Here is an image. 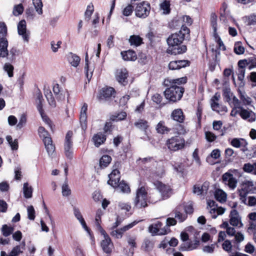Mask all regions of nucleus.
<instances>
[{
	"instance_id": "14",
	"label": "nucleus",
	"mask_w": 256,
	"mask_h": 256,
	"mask_svg": "<svg viewBox=\"0 0 256 256\" xmlns=\"http://www.w3.org/2000/svg\"><path fill=\"white\" fill-rule=\"evenodd\" d=\"M230 145L235 148H240L242 150L245 152L248 150V143L242 138H234L230 140H228Z\"/></svg>"
},
{
	"instance_id": "63",
	"label": "nucleus",
	"mask_w": 256,
	"mask_h": 256,
	"mask_svg": "<svg viewBox=\"0 0 256 256\" xmlns=\"http://www.w3.org/2000/svg\"><path fill=\"white\" fill-rule=\"evenodd\" d=\"M26 116L22 114L20 116V117L19 120V122L16 126V127L18 129H21L23 128L26 124Z\"/></svg>"
},
{
	"instance_id": "56",
	"label": "nucleus",
	"mask_w": 256,
	"mask_h": 256,
	"mask_svg": "<svg viewBox=\"0 0 256 256\" xmlns=\"http://www.w3.org/2000/svg\"><path fill=\"white\" fill-rule=\"evenodd\" d=\"M181 209L183 208L186 212L185 214H191L193 212V207L191 202L184 204L183 206H180Z\"/></svg>"
},
{
	"instance_id": "39",
	"label": "nucleus",
	"mask_w": 256,
	"mask_h": 256,
	"mask_svg": "<svg viewBox=\"0 0 256 256\" xmlns=\"http://www.w3.org/2000/svg\"><path fill=\"white\" fill-rule=\"evenodd\" d=\"M156 132L160 134L167 133L170 131V129L164 125V123L162 121L160 122L156 126Z\"/></svg>"
},
{
	"instance_id": "18",
	"label": "nucleus",
	"mask_w": 256,
	"mask_h": 256,
	"mask_svg": "<svg viewBox=\"0 0 256 256\" xmlns=\"http://www.w3.org/2000/svg\"><path fill=\"white\" fill-rule=\"evenodd\" d=\"M88 104L86 103H84L80 112V122L81 126L82 129L85 130L87 128V110Z\"/></svg>"
},
{
	"instance_id": "19",
	"label": "nucleus",
	"mask_w": 256,
	"mask_h": 256,
	"mask_svg": "<svg viewBox=\"0 0 256 256\" xmlns=\"http://www.w3.org/2000/svg\"><path fill=\"white\" fill-rule=\"evenodd\" d=\"M230 223L231 225L234 226L242 227L243 224L241 221V218L239 216L238 212L236 210H232L230 213Z\"/></svg>"
},
{
	"instance_id": "32",
	"label": "nucleus",
	"mask_w": 256,
	"mask_h": 256,
	"mask_svg": "<svg viewBox=\"0 0 256 256\" xmlns=\"http://www.w3.org/2000/svg\"><path fill=\"white\" fill-rule=\"evenodd\" d=\"M86 64L84 68V72L87 78L88 82H89L92 78L93 72L94 67L92 66H90L88 64V56L86 54L85 58Z\"/></svg>"
},
{
	"instance_id": "44",
	"label": "nucleus",
	"mask_w": 256,
	"mask_h": 256,
	"mask_svg": "<svg viewBox=\"0 0 256 256\" xmlns=\"http://www.w3.org/2000/svg\"><path fill=\"white\" fill-rule=\"evenodd\" d=\"M72 143H64V152L66 156L71 159L72 158L73 150H72Z\"/></svg>"
},
{
	"instance_id": "25",
	"label": "nucleus",
	"mask_w": 256,
	"mask_h": 256,
	"mask_svg": "<svg viewBox=\"0 0 256 256\" xmlns=\"http://www.w3.org/2000/svg\"><path fill=\"white\" fill-rule=\"evenodd\" d=\"M189 65V62L186 60H178L172 61L168 64V68L172 70H179Z\"/></svg>"
},
{
	"instance_id": "45",
	"label": "nucleus",
	"mask_w": 256,
	"mask_h": 256,
	"mask_svg": "<svg viewBox=\"0 0 256 256\" xmlns=\"http://www.w3.org/2000/svg\"><path fill=\"white\" fill-rule=\"evenodd\" d=\"M134 124L137 128L142 130H145L148 127V122L142 119L138 120L134 122Z\"/></svg>"
},
{
	"instance_id": "57",
	"label": "nucleus",
	"mask_w": 256,
	"mask_h": 256,
	"mask_svg": "<svg viewBox=\"0 0 256 256\" xmlns=\"http://www.w3.org/2000/svg\"><path fill=\"white\" fill-rule=\"evenodd\" d=\"M2 232L4 236H10L14 231V228L11 226H8L6 224H4L2 226Z\"/></svg>"
},
{
	"instance_id": "24",
	"label": "nucleus",
	"mask_w": 256,
	"mask_h": 256,
	"mask_svg": "<svg viewBox=\"0 0 256 256\" xmlns=\"http://www.w3.org/2000/svg\"><path fill=\"white\" fill-rule=\"evenodd\" d=\"M209 188V182H204L202 184H196L193 188V192L197 195L206 194Z\"/></svg>"
},
{
	"instance_id": "49",
	"label": "nucleus",
	"mask_w": 256,
	"mask_h": 256,
	"mask_svg": "<svg viewBox=\"0 0 256 256\" xmlns=\"http://www.w3.org/2000/svg\"><path fill=\"white\" fill-rule=\"evenodd\" d=\"M37 14L40 15L42 14V4L41 0H32Z\"/></svg>"
},
{
	"instance_id": "31",
	"label": "nucleus",
	"mask_w": 256,
	"mask_h": 256,
	"mask_svg": "<svg viewBox=\"0 0 256 256\" xmlns=\"http://www.w3.org/2000/svg\"><path fill=\"white\" fill-rule=\"evenodd\" d=\"M172 118L175 121L182 122L184 120V116L182 110L180 108L174 110L171 114Z\"/></svg>"
},
{
	"instance_id": "40",
	"label": "nucleus",
	"mask_w": 256,
	"mask_h": 256,
	"mask_svg": "<svg viewBox=\"0 0 256 256\" xmlns=\"http://www.w3.org/2000/svg\"><path fill=\"white\" fill-rule=\"evenodd\" d=\"M80 58L75 54H70L68 56V61L72 66L76 67L80 64Z\"/></svg>"
},
{
	"instance_id": "38",
	"label": "nucleus",
	"mask_w": 256,
	"mask_h": 256,
	"mask_svg": "<svg viewBox=\"0 0 256 256\" xmlns=\"http://www.w3.org/2000/svg\"><path fill=\"white\" fill-rule=\"evenodd\" d=\"M181 210V206H178L175 210H174V214H175V218H176L178 220V222H183L187 218V215L185 214L182 213L180 212Z\"/></svg>"
},
{
	"instance_id": "2",
	"label": "nucleus",
	"mask_w": 256,
	"mask_h": 256,
	"mask_svg": "<svg viewBox=\"0 0 256 256\" xmlns=\"http://www.w3.org/2000/svg\"><path fill=\"white\" fill-rule=\"evenodd\" d=\"M168 87L164 92L166 98L173 102L179 100L182 96L184 88L176 85H170Z\"/></svg>"
},
{
	"instance_id": "28",
	"label": "nucleus",
	"mask_w": 256,
	"mask_h": 256,
	"mask_svg": "<svg viewBox=\"0 0 256 256\" xmlns=\"http://www.w3.org/2000/svg\"><path fill=\"white\" fill-rule=\"evenodd\" d=\"M240 116L244 120H248L250 122L256 120L255 114L252 111H248L246 109L240 108V111L238 112Z\"/></svg>"
},
{
	"instance_id": "22",
	"label": "nucleus",
	"mask_w": 256,
	"mask_h": 256,
	"mask_svg": "<svg viewBox=\"0 0 256 256\" xmlns=\"http://www.w3.org/2000/svg\"><path fill=\"white\" fill-rule=\"evenodd\" d=\"M53 92L58 101H63L65 99L66 91L60 84H56L53 86Z\"/></svg>"
},
{
	"instance_id": "30",
	"label": "nucleus",
	"mask_w": 256,
	"mask_h": 256,
	"mask_svg": "<svg viewBox=\"0 0 256 256\" xmlns=\"http://www.w3.org/2000/svg\"><path fill=\"white\" fill-rule=\"evenodd\" d=\"M187 78L186 77H182L176 79H166L164 80V84L166 86L170 85L181 84H185L186 82Z\"/></svg>"
},
{
	"instance_id": "50",
	"label": "nucleus",
	"mask_w": 256,
	"mask_h": 256,
	"mask_svg": "<svg viewBox=\"0 0 256 256\" xmlns=\"http://www.w3.org/2000/svg\"><path fill=\"white\" fill-rule=\"evenodd\" d=\"M24 10V8L22 4H16L14 6L12 14L14 16H18L22 14Z\"/></svg>"
},
{
	"instance_id": "11",
	"label": "nucleus",
	"mask_w": 256,
	"mask_h": 256,
	"mask_svg": "<svg viewBox=\"0 0 256 256\" xmlns=\"http://www.w3.org/2000/svg\"><path fill=\"white\" fill-rule=\"evenodd\" d=\"M223 183L231 190H234L237 186L238 180L232 174L227 172L222 176Z\"/></svg>"
},
{
	"instance_id": "47",
	"label": "nucleus",
	"mask_w": 256,
	"mask_h": 256,
	"mask_svg": "<svg viewBox=\"0 0 256 256\" xmlns=\"http://www.w3.org/2000/svg\"><path fill=\"white\" fill-rule=\"evenodd\" d=\"M112 160V158L108 155L103 156L100 160V165L101 168L106 167Z\"/></svg>"
},
{
	"instance_id": "4",
	"label": "nucleus",
	"mask_w": 256,
	"mask_h": 256,
	"mask_svg": "<svg viewBox=\"0 0 256 256\" xmlns=\"http://www.w3.org/2000/svg\"><path fill=\"white\" fill-rule=\"evenodd\" d=\"M148 194L144 186H141L136 191V196L134 200V206L140 208L148 206Z\"/></svg>"
},
{
	"instance_id": "10",
	"label": "nucleus",
	"mask_w": 256,
	"mask_h": 256,
	"mask_svg": "<svg viewBox=\"0 0 256 256\" xmlns=\"http://www.w3.org/2000/svg\"><path fill=\"white\" fill-rule=\"evenodd\" d=\"M220 98V94L218 93H216L210 100V105L213 110L222 114L228 112V108L226 106L220 104L218 103Z\"/></svg>"
},
{
	"instance_id": "26",
	"label": "nucleus",
	"mask_w": 256,
	"mask_h": 256,
	"mask_svg": "<svg viewBox=\"0 0 256 256\" xmlns=\"http://www.w3.org/2000/svg\"><path fill=\"white\" fill-rule=\"evenodd\" d=\"M200 244L199 240L196 239L193 242H184L181 244L180 250L182 251L192 250L196 249Z\"/></svg>"
},
{
	"instance_id": "5",
	"label": "nucleus",
	"mask_w": 256,
	"mask_h": 256,
	"mask_svg": "<svg viewBox=\"0 0 256 256\" xmlns=\"http://www.w3.org/2000/svg\"><path fill=\"white\" fill-rule=\"evenodd\" d=\"M38 132L40 136L42 138L48 154L52 155L54 152L55 147L52 144V138L50 136L48 132L42 126L38 128Z\"/></svg>"
},
{
	"instance_id": "54",
	"label": "nucleus",
	"mask_w": 256,
	"mask_h": 256,
	"mask_svg": "<svg viewBox=\"0 0 256 256\" xmlns=\"http://www.w3.org/2000/svg\"><path fill=\"white\" fill-rule=\"evenodd\" d=\"M126 114L125 112H120V113L112 115L110 117V120L112 121H119V120H122L126 118Z\"/></svg>"
},
{
	"instance_id": "3",
	"label": "nucleus",
	"mask_w": 256,
	"mask_h": 256,
	"mask_svg": "<svg viewBox=\"0 0 256 256\" xmlns=\"http://www.w3.org/2000/svg\"><path fill=\"white\" fill-rule=\"evenodd\" d=\"M7 27L5 23L0 22V56L5 58L8 55Z\"/></svg>"
},
{
	"instance_id": "60",
	"label": "nucleus",
	"mask_w": 256,
	"mask_h": 256,
	"mask_svg": "<svg viewBox=\"0 0 256 256\" xmlns=\"http://www.w3.org/2000/svg\"><path fill=\"white\" fill-rule=\"evenodd\" d=\"M170 4L169 2L166 1H164L160 4V9L163 11L162 14H168L170 13Z\"/></svg>"
},
{
	"instance_id": "17",
	"label": "nucleus",
	"mask_w": 256,
	"mask_h": 256,
	"mask_svg": "<svg viewBox=\"0 0 256 256\" xmlns=\"http://www.w3.org/2000/svg\"><path fill=\"white\" fill-rule=\"evenodd\" d=\"M162 224L157 222L156 224H151L149 228V232L152 234L164 235L167 234V230L164 227L162 228Z\"/></svg>"
},
{
	"instance_id": "29",
	"label": "nucleus",
	"mask_w": 256,
	"mask_h": 256,
	"mask_svg": "<svg viewBox=\"0 0 256 256\" xmlns=\"http://www.w3.org/2000/svg\"><path fill=\"white\" fill-rule=\"evenodd\" d=\"M178 19L174 20L171 22L170 23L169 25L171 28H176V27L182 26L183 30L185 32L188 33L189 30L186 27H184L182 24L183 21L184 20L185 17H178Z\"/></svg>"
},
{
	"instance_id": "33",
	"label": "nucleus",
	"mask_w": 256,
	"mask_h": 256,
	"mask_svg": "<svg viewBox=\"0 0 256 256\" xmlns=\"http://www.w3.org/2000/svg\"><path fill=\"white\" fill-rule=\"evenodd\" d=\"M121 55L124 60L134 61L137 58L136 52L131 50L122 52Z\"/></svg>"
},
{
	"instance_id": "23",
	"label": "nucleus",
	"mask_w": 256,
	"mask_h": 256,
	"mask_svg": "<svg viewBox=\"0 0 256 256\" xmlns=\"http://www.w3.org/2000/svg\"><path fill=\"white\" fill-rule=\"evenodd\" d=\"M154 166H155V168L152 170V176L154 178H162L164 174L163 165L160 163L155 162Z\"/></svg>"
},
{
	"instance_id": "20",
	"label": "nucleus",
	"mask_w": 256,
	"mask_h": 256,
	"mask_svg": "<svg viewBox=\"0 0 256 256\" xmlns=\"http://www.w3.org/2000/svg\"><path fill=\"white\" fill-rule=\"evenodd\" d=\"M25 247L26 242L24 240H23L20 245L14 246L8 255H6L5 252L2 251L0 256H18L20 254L23 252V251L25 250Z\"/></svg>"
},
{
	"instance_id": "9",
	"label": "nucleus",
	"mask_w": 256,
	"mask_h": 256,
	"mask_svg": "<svg viewBox=\"0 0 256 256\" xmlns=\"http://www.w3.org/2000/svg\"><path fill=\"white\" fill-rule=\"evenodd\" d=\"M222 248L227 252L230 256H248V255L241 253L234 250V248L238 250H240V246L236 244V246H232L231 242L229 240H226L222 244Z\"/></svg>"
},
{
	"instance_id": "6",
	"label": "nucleus",
	"mask_w": 256,
	"mask_h": 256,
	"mask_svg": "<svg viewBox=\"0 0 256 256\" xmlns=\"http://www.w3.org/2000/svg\"><path fill=\"white\" fill-rule=\"evenodd\" d=\"M166 144L170 150L175 152L184 147L185 140L179 136H174L166 140Z\"/></svg>"
},
{
	"instance_id": "46",
	"label": "nucleus",
	"mask_w": 256,
	"mask_h": 256,
	"mask_svg": "<svg viewBox=\"0 0 256 256\" xmlns=\"http://www.w3.org/2000/svg\"><path fill=\"white\" fill-rule=\"evenodd\" d=\"M23 192L24 196L26 198H30L32 196V188L31 186H29L28 182L24 184Z\"/></svg>"
},
{
	"instance_id": "59",
	"label": "nucleus",
	"mask_w": 256,
	"mask_h": 256,
	"mask_svg": "<svg viewBox=\"0 0 256 256\" xmlns=\"http://www.w3.org/2000/svg\"><path fill=\"white\" fill-rule=\"evenodd\" d=\"M4 70L7 72L9 77H12L14 76L13 71L14 68V66L9 63H6L4 66Z\"/></svg>"
},
{
	"instance_id": "35",
	"label": "nucleus",
	"mask_w": 256,
	"mask_h": 256,
	"mask_svg": "<svg viewBox=\"0 0 256 256\" xmlns=\"http://www.w3.org/2000/svg\"><path fill=\"white\" fill-rule=\"evenodd\" d=\"M74 213L75 216L80 222V224L82 225L84 228L86 230L88 233H90L88 228V226H86V223L84 218H82V216L78 208L74 207Z\"/></svg>"
},
{
	"instance_id": "43",
	"label": "nucleus",
	"mask_w": 256,
	"mask_h": 256,
	"mask_svg": "<svg viewBox=\"0 0 256 256\" xmlns=\"http://www.w3.org/2000/svg\"><path fill=\"white\" fill-rule=\"evenodd\" d=\"M134 6L132 4H128L124 7L122 10V14L124 16H130L133 12L134 10Z\"/></svg>"
},
{
	"instance_id": "52",
	"label": "nucleus",
	"mask_w": 256,
	"mask_h": 256,
	"mask_svg": "<svg viewBox=\"0 0 256 256\" xmlns=\"http://www.w3.org/2000/svg\"><path fill=\"white\" fill-rule=\"evenodd\" d=\"M6 140L8 142L12 150H17L18 149V140L15 139L13 141L12 137L10 136H6Z\"/></svg>"
},
{
	"instance_id": "15",
	"label": "nucleus",
	"mask_w": 256,
	"mask_h": 256,
	"mask_svg": "<svg viewBox=\"0 0 256 256\" xmlns=\"http://www.w3.org/2000/svg\"><path fill=\"white\" fill-rule=\"evenodd\" d=\"M154 184L161 194L163 198H167L170 196L172 189L169 186L163 184L159 181L156 182Z\"/></svg>"
},
{
	"instance_id": "7",
	"label": "nucleus",
	"mask_w": 256,
	"mask_h": 256,
	"mask_svg": "<svg viewBox=\"0 0 256 256\" xmlns=\"http://www.w3.org/2000/svg\"><path fill=\"white\" fill-rule=\"evenodd\" d=\"M134 12L136 16H148L151 7L150 4L146 1H142L135 4Z\"/></svg>"
},
{
	"instance_id": "34",
	"label": "nucleus",
	"mask_w": 256,
	"mask_h": 256,
	"mask_svg": "<svg viewBox=\"0 0 256 256\" xmlns=\"http://www.w3.org/2000/svg\"><path fill=\"white\" fill-rule=\"evenodd\" d=\"M106 140V136L102 132H98L94 134L92 138V140L96 146L98 147L104 142Z\"/></svg>"
},
{
	"instance_id": "58",
	"label": "nucleus",
	"mask_w": 256,
	"mask_h": 256,
	"mask_svg": "<svg viewBox=\"0 0 256 256\" xmlns=\"http://www.w3.org/2000/svg\"><path fill=\"white\" fill-rule=\"evenodd\" d=\"M62 194L64 196H68L71 194V190L68 186L67 182H65L62 186Z\"/></svg>"
},
{
	"instance_id": "41",
	"label": "nucleus",
	"mask_w": 256,
	"mask_h": 256,
	"mask_svg": "<svg viewBox=\"0 0 256 256\" xmlns=\"http://www.w3.org/2000/svg\"><path fill=\"white\" fill-rule=\"evenodd\" d=\"M239 96L244 104H250L252 102L251 98L244 91L239 90Z\"/></svg>"
},
{
	"instance_id": "53",
	"label": "nucleus",
	"mask_w": 256,
	"mask_h": 256,
	"mask_svg": "<svg viewBox=\"0 0 256 256\" xmlns=\"http://www.w3.org/2000/svg\"><path fill=\"white\" fill-rule=\"evenodd\" d=\"M244 48L242 46V44L240 42H237L235 43L234 46V52L237 54H243L244 52Z\"/></svg>"
},
{
	"instance_id": "16",
	"label": "nucleus",
	"mask_w": 256,
	"mask_h": 256,
	"mask_svg": "<svg viewBox=\"0 0 256 256\" xmlns=\"http://www.w3.org/2000/svg\"><path fill=\"white\" fill-rule=\"evenodd\" d=\"M102 235L104 236V239L101 242L102 248L104 252L108 254H110L114 248L113 244L106 233Z\"/></svg>"
},
{
	"instance_id": "12",
	"label": "nucleus",
	"mask_w": 256,
	"mask_h": 256,
	"mask_svg": "<svg viewBox=\"0 0 256 256\" xmlns=\"http://www.w3.org/2000/svg\"><path fill=\"white\" fill-rule=\"evenodd\" d=\"M120 163L117 162L115 164L116 168H114L112 172L108 175L109 180L108 184L113 188H116L118 186L120 180V173L117 168L119 166Z\"/></svg>"
},
{
	"instance_id": "55",
	"label": "nucleus",
	"mask_w": 256,
	"mask_h": 256,
	"mask_svg": "<svg viewBox=\"0 0 256 256\" xmlns=\"http://www.w3.org/2000/svg\"><path fill=\"white\" fill-rule=\"evenodd\" d=\"M140 221L134 220L133 222L123 226L122 228H119V230L122 233V235L123 236L124 232L130 229L136 225Z\"/></svg>"
},
{
	"instance_id": "13",
	"label": "nucleus",
	"mask_w": 256,
	"mask_h": 256,
	"mask_svg": "<svg viewBox=\"0 0 256 256\" xmlns=\"http://www.w3.org/2000/svg\"><path fill=\"white\" fill-rule=\"evenodd\" d=\"M18 34L22 36L24 41L28 42L30 38V32L26 30V22L24 20H22L18 22Z\"/></svg>"
},
{
	"instance_id": "21",
	"label": "nucleus",
	"mask_w": 256,
	"mask_h": 256,
	"mask_svg": "<svg viewBox=\"0 0 256 256\" xmlns=\"http://www.w3.org/2000/svg\"><path fill=\"white\" fill-rule=\"evenodd\" d=\"M115 90L114 88L112 87H104L100 92L98 98L100 101L105 100L112 96Z\"/></svg>"
},
{
	"instance_id": "42",
	"label": "nucleus",
	"mask_w": 256,
	"mask_h": 256,
	"mask_svg": "<svg viewBox=\"0 0 256 256\" xmlns=\"http://www.w3.org/2000/svg\"><path fill=\"white\" fill-rule=\"evenodd\" d=\"M115 188H116V190H119L124 193H127L130 192V188L123 181L121 182H119L118 184V186Z\"/></svg>"
},
{
	"instance_id": "51",
	"label": "nucleus",
	"mask_w": 256,
	"mask_h": 256,
	"mask_svg": "<svg viewBox=\"0 0 256 256\" xmlns=\"http://www.w3.org/2000/svg\"><path fill=\"white\" fill-rule=\"evenodd\" d=\"M45 96L49 104L52 107H56V102L50 90H47L45 93Z\"/></svg>"
},
{
	"instance_id": "37",
	"label": "nucleus",
	"mask_w": 256,
	"mask_h": 256,
	"mask_svg": "<svg viewBox=\"0 0 256 256\" xmlns=\"http://www.w3.org/2000/svg\"><path fill=\"white\" fill-rule=\"evenodd\" d=\"M242 169L246 172L256 175V162L252 164L250 163L244 164L243 166Z\"/></svg>"
},
{
	"instance_id": "36",
	"label": "nucleus",
	"mask_w": 256,
	"mask_h": 256,
	"mask_svg": "<svg viewBox=\"0 0 256 256\" xmlns=\"http://www.w3.org/2000/svg\"><path fill=\"white\" fill-rule=\"evenodd\" d=\"M214 197L218 201L224 202L226 200L227 194L222 190L218 189L214 192Z\"/></svg>"
},
{
	"instance_id": "27",
	"label": "nucleus",
	"mask_w": 256,
	"mask_h": 256,
	"mask_svg": "<svg viewBox=\"0 0 256 256\" xmlns=\"http://www.w3.org/2000/svg\"><path fill=\"white\" fill-rule=\"evenodd\" d=\"M128 74L126 69L118 70L116 74V78L119 83L124 86L127 83Z\"/></svg>"
},
{
	"instance_id": "8",
	"label": "nucleus",
	"mask_w": 256,
	"mask_h": 256,
	"mask_svg": "<svg viewBox=\"0 0 256 256\" xmlns=\"http://www.w3.org/2000/svg\"><path fill=\"white\" fill-rule=\"evenodd\" d=\"M240 184L241 188L238 192L241 199L245 198L246 195L252 192L254 188V182L251 180H245L242 181Z\"/></svg>"
},
{
	"instance_id": "1",
	"label": "nucleus",
	"mask_w": 256,
	"mask_h": 256,
	"mask_svg": "<svg viewBox=\"0 0 256 256\" xmlns=\"http://www.w3.org/2000/svg\"><path fill=\"white\" fill-rule=\"evenodd\" d=\"M184 34L180 30L178 33L172 34L167 40V42L170 47L168 50V52L171 54L176 55L181 54L186 52V46H179L184 40Z\"/></svg>"
},
{
	"instance_id": "64",
	"label": "nucleus",
	"mask_w": 256,
	"mask_h": 256,
	"mask_svg": "<svg viewBox=\"0 0 256 256\" xmlns=\"http://www.w3.org/2000/svg\"><path fill=\"white\" fill-rule=\"evenodd\" d=\"M62 44V42L60 40L56 42L54 40L50 42V47L52 51L54 52H56L58 51V48H60Z\"/></svg>"
},
{
	"instance_id": "61",
	"label": "nucleus",
	"mask_w": 256,
	"mask_h": 256,
	"mask_svg": "<svg viewBox=\"0 0 256 256\" xmlns=\"http://www.w3.org/2000/svg\"><path fill=\"white\" fill-rule=\"evenodd\" d=\"M247 60L248 67L249 70L256 68V58L254 56L248 58Z\"/></svg>"
},
{
	"instance_id": "48",
	"label": "nucleus",
	"mask_w": 256,
	"mask_h": 256,
	"mask_svg": "<svg viewBox=\"0 0 256 256\" xmlns=\"http://www.w3.org/2000/svg\"><path fill=\"white\" fill-rule=\"evenodd\" d=\"M129 42L130 45L138 46L141 44L142 38L138 36L133 35L130 36Z\"/></svg>"
},
{
	"instance_id": "62",
	"label": "nucleus",
	"mask_w": 256,
	"mask_h": 256,
	"mask_svg": "<svg viewBox=\"0 0 256 256\" xmlns=\"http://www.w3.org/2000/svg\"><path fill=\"white\" fill-rule=\"evenodd\" d=\"M220 156V151L218 149H215L212 152L210 153V156H208L206 158V161L209 162V160L211 158H213L214 159H218L219 158Z\"/></svg>"
}]
</instances>
